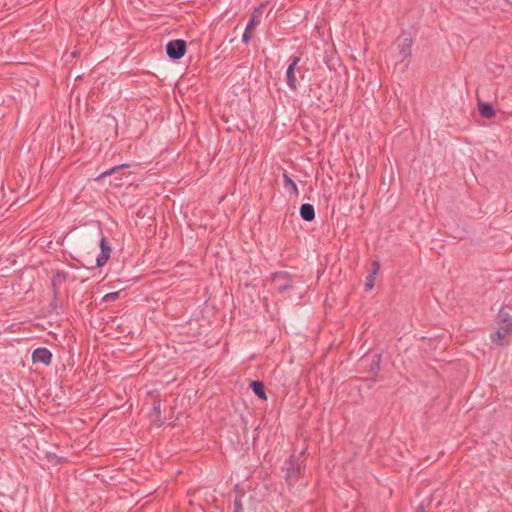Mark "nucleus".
<instances>
[{
	"label": "nucleus",
	"mask_w": 512,
	"mask_h": 512,
	"mask_svg": "<svg viewBox=\"0 0 512 512\" xmlns=\"http://www.w3.org/2000/svg\"><path fill=\"white\" fill-rule=\"evenodd\" d=\"M496 321L499 327L490 338L498 346H504L507 344L506 338L512 335V317L502 308L497 314Z\"/></svg>",
	"instance_id": "f257e3e1"
},
{
	"label": "nucleus",
	"mask_w": 512,
	"mask_h": 512,
	"mask_svg": "<svg viewBox=\"0 0 512 512\" xmlns=\"http://www.w3.org/2000/svg\"><path fill=\"white\" fill-rule=\"evenodd\" d=\"M396 47L395 57L399 62L409 60L412 56L413 38L410 33L403 32L395 40Z\"/></svg>",
	"instance_id": "f03ea898"
},
{
	"label": "nucleus",
	"mask_w": 512,
	"mask_h": 512,
	"mask_svg": "<svg viewBox=\"0 0 512 512\" xmlns=\"http://www.w3.org/2000/svg\"><path fill=\"white\" fill-rule=\"evenodd\" d=\"M99 246L101 249V252L97 255L95 264H93V261L90 260L87 264L81 263L82 266L86 268H94V267H102L104 266L108 259L110 258L111 254V247L109 245V242L107 241V238L105 236H101L99 240Z\"/></svg>",
	"instance_id": "7ed1b4c3"
},
{
	"label": "nucleus",
	"mask_w": 512,
	"mask_h": 512,
	"mask_svg": "<svg viewBox=\"0 0 512 512\" xmlns=\"http://www.w3.org/2000/svg\"><path fill=\"white\" fill-rule=\"evenodd\" d=\"M300 470L301 467L297 458L294 455L290 456L283 468L285 472L284 478L289 486H292L297 481Z\"/></svg>",
	"instance_id": "20e7f679"
},
{
	"label": "nucleus",
	"mask_w": 512,
	"mask_h": 512,
	"mask_svg": "<svg viewBox=\"0 0 512 512\" xmlns=\"http://www.w3.org/2000/svg\"><path fill=\"white\" fill-rule=\"evenodd\" d=\"M187 50L186 41L183 39L171 40L166 45V54L172 60L181 59Z\"/></svg>",
	"instance_id": "39448f33"
},
{
	"label": "nucleus",
	"mask_w": 512,
	"mask_h": 512,
	"mask_svg": "<svg viewBox=\"0 0 512 512\" xmlns=\"http://www.w3.org/2000/svg\"><path fill=\"white\" fill-rule=\"evenodd\" d=\"M290 63L288 65V68L286 70V79H287V85L288 87L296 92L297 91V79L295 75V70L300 62L301 58L299 56H291L290 57Z\"/></svg>",
	"instance_id": "423d86ee"
},
{
	"label": "nucleus",
	"mask_w": 512,
	"mask_h": 512,
	"mask_svg": "<svg viewBox=\"0 0 512 512\" xmlns=\"http://www.w3.org/2000/svg\"><path fill=\"white\" fill-rule=\"evenodd\" d=\"M273 281L277 284V290L281 294H284L293 287L291 277L287 272L274 273Z\"/></svg>",
	"instance_id": "0eeeda50"
},
{
	"label": "nucleus",
	"mask_w": 512,
	"mask_h": 512,
	"mask_svg": "<svg viewBox=\"0 0 512 512\" xmlns=\"http://www.w3.org/2000/svg\"><path fill=\"white\" fill-rule=\"evenodd\" d=\"M52 361V353L45 347H39L32 353V362L34 364L41 363L46 366L50 365Z\"/></svg>",
	"instance_id": "6e6552de"
},
{
	"label": "nucleus",
	"mask_w": 512,
	"mask_h": 512,
	"mask_svg": "<svg viewBox=\"0 0 512 512\" xmlns=\"http://www.w3.org/2000/svg\"><path fill=\"white\" fill-rule=\"evenodd\" d=\"M149 418L152 423H154L157 427H161L165 420L161 417V400L155 399L153 401V407L151 412L149 413Z\"/></svg>",
	"instance_id": "1a4fd4ad"
},
{
	"label": "nucleus",
	"mask_w": 512,
	"mask_h": 512,
	"mask_svg": "<svg viewBox=\"0 0 512 512\" xmlns=\"http://www.w3.org/2000/svg\"><path fill=\"white\" fill-rule=\"evenodd\" d=\"M263 8H264V5L261 4L260 6H258L254 9V11L251 14L250 20L246 26V27H248V30H252L260 24L261 16L263 13Z\"/></svg>",
	"instance_id": "9d476101"
},
{
	"label": "nucleus",
	"mask_w": 512,
	"mask_h": 512,
	"mask_svg": "<svg viewBox=\"0 0 512 512\" xmlns=\"http://www.w3.org/2000/svg\"><path fill=\"white\" fill-rule=\"evenodd\" d=\"M300 216L304 221L311 222L315 218V209L312 204L304 203L300 207Z\"/></svg>",
	"instance_id": "9b49d317"
},
{
	"label": "nucleus",
	"mask_w": 512,
	"mask_h": 512,
	"mask_svg": "<svg viewBox=\"0 0 512 512\" xmlns=\"http://www.w3.org/2000/svg\"><path fill=\"white\" fill-rule=\"evenodd\" d=\"M283 186H284V189L289 194H292L294 196L299 195L298 187H297L296 183L289 177L287 171H284V173H283Z\"/></svg>",
	"instance_id": "f8f14e48"
},
{
	"label": "nucleus",
	"mask_w": 512,
	"mask_h": 512,
	"mask_svg": "<svg viewBox=\"0 0 512 512\" xmlns=\"http://www.w3.org/2000/svg\"><path fill=\"white\" fill-rule=\"evenodd\" d=\"M478 110L483 118L491 119L492 117L495 116V109L493 105L489 102H479Z\"/></svg>",
	"instance_id": "ddd939ff"
},
{
	"label": "nucleus",
	"mask_w": 512,
	"mask_h": 512,
	"mask_svg": "<svg viewBox=\"0 0 512 512\" xmlns=\"http://www.w3.org/2000/svg\"><path fill=\"white\" fill-rule=\"evenodd\" d=\"M250 388L253 391V393L260 399H262V400L267 399L266 392H265V386H264L263 382L252 381L250 383Z\"/></svg>",
	"instance_id": "4468645a"
},
{
	"label": "nucleus",
	"mask_w": 512,
	"mask_h": 512,
	"mask_svg": "<svg viewBox=\"0 0 512 512\" xmlns=\"http://www.w3.org/2000/svg\"><path fill=\"white\" fill-rule=\"evenodd\" d=\"M382 360V355L377 353L374 354L372 357V361L369 365V373H371L373 376H377L380 372V364Z\"/></svg>",
	"instance_id": "2eb2a0df"
},
{
	"label": "nucleus",
	"mask_w": 512,
	"mask_h": 512,
	"mask_svg": "<svg viewBox=\"0 0 512 512\" xmlns=\"http://www.w3.org/2000/svg\"><path fill=\"white\" fill-rule=\"evenodd\" d=\"M128 167H130L129 164H121V165L112 167V168H110V169L100 173L99 176L96 178V180L97 181L104 180L107 176L117 174L122 169H125V168H128Z\"/></svg>",
	"instance_id": "dca6fc26"
},
{
	"label": "nucleus",
	"mask_w": 512,
	"mask_h": 512,
	"mask_svg": "<svg viewBox=\"0 0 512 512\" xmlns=\"http://www.w3.org/2000/svg\"><path fill=\"white\" fill-rule=\"evenodd\" d=\"M67 273L64 271H57L51 279V285L54 291V295L57 293V286L66 280Z\"/></svg>",
	"instance_id": "f3484780"
},
{
	"label": "nucleus",
	"mask_w": 512,
	"mask_h": 512,
	"mask_svg": "<svg viewBox=\"0 0 512 512\" xmlns=\"http://www.w3.org/2000/svg\"><path fill=\"white\" fill-rule=\"evenodd\" d=\"M375 277H376V275H374V274H372L370 272L366 276V281H365V290L366 291H369V290H371L374 287Z\"/></svg>",
	"instance_id": "a211bd4d"
},
{
	"label": "nucleus",
	"mask_w": 512,
	"mask_h": 512,
	"mask_svg": "<svg viewBox=\"0 0 512 512\" xmlns=\"http://www.w3.org/2000/svg\"><path fill=\"white\" fill-rule=\"evenodd\" d=\"M46 458L50 461V462H53L55 464H59V463H62L64 461V458L62 457H58L56 454L54 453H50V452H47L46 453Z\"/></svg>",
	"instance_id": "6ab92c4d"
},
{
	"label": "nucleus",
	"mask_w": 512,
	"mask_h": 512,
	"mask_svg": "<svg viewBox=\"0 0 512 512\" xmlns=\"http://www.w3.org/2000/svg\"><path fill=\"white\" fill-rule=\"evenodd\" d=\"M119 292H110L104 295L103 301L104 302H113L119 298Z\"/></svg>",
	"instance_id": "aec40b11"
},
{
	"label": "nucleus",
	"mask_w": 512,
	"mask_h": 512,
	"mask_svg": "<svg viewBox=\"0 0 512 512\" xmlns=\"http://www.w3.org/2000/svg\"><path fill=\"white\" fill-rule=\"evenodd\" d=\"M233 512H243V505H242V501H241V496H237L235 498Z\"/></svg>",
	"instance_id": "412c9836"
},
{
	"label": "nucleus",
	"mask_w": 512,
	"mask_h": 512,
	"mask_svg": "<svg viewBox=\"0 0 512 512\" xmlns=\"http://www.w3.org/2000/svg\"><path fill=\"white\" fill-rule=\"evenodd\" d=\"M252 30H248V27L245 28V31L242 35V42L247 44L250 39L252 38V33H251Z\"/></svg>",
	"instance_id": "4be33fe9"
},
{
	"label": "nucleus",
	"mask_w": 512,
	"mask_h": 512,
	"mask_svg": "<svg viewBox=\"0 0 512 512\" xmlns=\"http://www.w3.org/2000/svg\"><path fill=\"white\" fill-rule=\"evenodd\" d=\"M379 270H380V263L378 261H373L371 264V270L369 272L374 275H377Z\"/></svg>",
	"instance_id": "5701e85b"
},
{
	"label": "nucleus",
	"mask_w": 512,
	"mask_h": 512,
	"mask_svg": "<svg viewBox=\"0 0 512 512\" xmlns=\"http://www.w3.org/2000/svg\"><path fill=\"white\" fill-rule=\"evenodd\" d=\"M415 512H425L423 505H420L419 507H417Z\"/></svg>",
	"instance_id": "b1692460"
}]
</instances>
